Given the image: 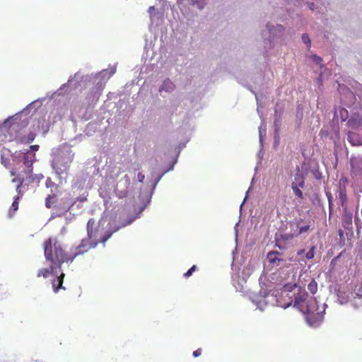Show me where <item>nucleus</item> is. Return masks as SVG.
<instances>
[{
	"instance_id": "f257e3e1",
	"label": "nucleus",
	"mask_w": 362,
	"mask_h": 362,
	"mask_svg": "<svg viewBox=\"0 0 362 362\" xmlns=\"http://www.w3.org/2000/svg\"><path fill=\"white\" fill-rule=\"evenodd\" d=\"M293 307L298 309L304 314H307V320L308 323L313 327H317L322 321V315L317 313V318L316 319L315 311L317 310L316 301L313 298H309L308 294L305 291H300L295 295L294 300H289L285 304H280L279 305L284 308L289 307L291 304Z\"/></svg>"
},
{
	"instance_id": "f03ea898",
	"label": "nucleus",
	"mask_w": 362,
	"mask_h": 362,
	"mask_svg": "<svg viewBox=\"0 0 362 362\" xmlns=\"http://www.w3.org/2000/svg\"><path fill=\"white\" fill-rule=\"evenodd\" d=\"M44 253L47 262L56 265L59 269L64 262L71 263L69 254L64 251L56 238H49L45 241Z\"/></svg>"
},
{
	"instance_id": "7ed1b4c3",
	"label": "nucleus",
	"mask_w": 362,
	"mask_h": 362,
	"mask_svg": "<svg viewBox=\"0 0 362 362\" xmlns=\"http://www.w3.org/2000/svg\"><path fill=\"white\" fill-rule=\"evenodd\" d=\"M100 241L101 240L91 241L87 238L82 239L78 246L71 250V253L69 254V260H71V263L76 257L85 254L90 249L95 248L100 243Z\"/></svg>"
},
{
	"instance_id": "20e7f679",
	"label": "nucleus",
	"mask_w": 362,
	"mask_h": 362,
	"mask_svg": "<svg viewBox=\"0 0 362 362\" xmlns=\"http://www.w3.org/2000/svg\"><path fill=\"white\" fill-rule=\"evenodd\" d=\"M119 227L115 228L114 230H112L111 232H107V234H105L103 237H100L98 238L97 237V233L98 231V227L95 226V221L94 218H90L88 221L87 223V239H89L90 240H101L100 243H105L112 235L114 232H116L119 230Z\"/></svg>"
},
{
	"instance_id": "39448f33",
	"label": "nucleus",
	"mask_w": 362,
	"mask_h": 362,
	"mask_svg": "<svg viewBox=\"0 0 362 362\" xmlns=\"http://www.w3.org/2000/svg\"><path fill=\"white\" fill-rule=\"evenodd\" d=\"M71 160L69 158L61 156L56 158L52 162V168L59 175L66 173L69 168Z\"/></svg>"
},
{
	"instance_id": "423d86ee",
	"label": "nucleus",
	"mask_w": 362,
	"mask_h": 362,
	"mask_svg": "<svg viewBox=\"0 0 362 362\" xmlns=\"http://www.w3.org/2000/svg\"><path fill=\"white\" fill-rule=\"evenodd\" d=\"M76 202L69 197H64L60 202L54 205V208L59 212V215H64L68 212Z\"/></svg>"
},
{
	"instance_id": "0eeeda50",
	"label": "nucleus",
	"mask_w": 362,
	"mask_h": 362,
	"mask_svg": "<svg viewBox=\"0 0 362 362\" xmlns=\"http://www.w3.org/2000/svg\"><path fill=\"white\" fill-rule=\"evenodd\" d=\"M296 230L294 233H293L291 237H285L286 240H291L293 238L298 237L302 234L306 233L308 232L310 228V225L309 223L304 222L303 219L298 220L296 222Z\"/></svg>"
},
{
	"instance_id": "6e6552de",
	"label": "nucleus",
	"mask_w": 362,
	"mask_h": 362,
	"mask_svg": "<svg viewBox=\"0 0 362 362\" xmlns=\"http://www.w3.org/2000/svg\"><path fill=\"white\" fill-rule=\"evenodd\" d=\"M35 153L30 151H27L23 156V163L27 168L25 173L30 177L33 172V164L35 161Z\"/></svg>"
},
{
	"instance_id": "1a4fd4ad",
	"label": "nucleus",
	"mask_w": 362,
	"mask_h": 362,
	"mask_svg": "<svg viewBox=\"0 0 362 362\" xmlns=\"http://www.w3.org/2000/svg\"><path fill=\"white\" fill-rule=\"evenodd\" d=\"M65 274L62 272L59 276H57L56 279H53L52 281V285L53 290L55 293H58L59 289L65 290V287L63 286V281Z\"/></svg>"
},
{
	"instance_id": "9d476101",
	"label": "nucleus",
	"mask_w": 362,
	"mask_h": 362,
	"mask_svg": "<svg viewBox=\"0 0 362 362\" xmlns=\"http://www.w3.org/2000/svg\"><path fill=\"white\" fill-rule=\"evenodd\" d=\"M56 269H59L58 267H57L56 265L50 264L49 267H48V268H42V269H39L37 273V277L42 276L44 278H47L49 275L54 274V272Z\"/></svg>"
},
{
	"instance_id": "9b49d317",
	"label": "nucleus",
	"mask_w": 362,
	"mask_h": 362,
	"mask_svg": "<svg viewBox=\"0 0 362 362\" xmlns=\"http://www.w3.org/2000/svg\"><path fill=\"white\" fill-rule=\"evenodd\" d=\"M348 140L353 146H361L362 145V136L359 134L350 132L348 134Z\"/></svg>"
},
{
	"instance_id": "f8f14e48",
	"label": "nucleus",
	"mask_w": 362,
	"mask_h": 362,
	"mask_svg": "<svg viewBox=\"0 0 362 362\" xmlns=\"http://www.w3.org/2000/svg\"><path fill=\"white\" fill-rule=\"evenodd\" d=\"M281 254L277 251H271L267 254V259L269 262L279 266V262H283V259L280 258Z\"/></svg>"
},
{
	"instance_id": "ddd939ff",
	"label": "nucleus",
	"mask_w": 362,
	"mask_h": 362,
	"mask_svg": "<svg viewBox=\"0 0 362 362\" xmlns=\"http://www.w3.org/2000/svg\"><path fill=\"white\" fill-rule=\"evenodd\" d=\"M25 179L23 176H21L20 174L17 175L14 178L12 179V182H17L16 190L17 192V195H18V197L23 195V193L21 192V187L24 183Z\"/></svg>"
},
{
	"instance_id": "4468645a",
	"label": "nucleus",
	"mask_w": 362,
	"mask_h": 362,
	"mask_svg": "<svg viewBox=\"0 0 362 362\" xmlns=\"http://www.w3.org/2000/svg\"><path fill=\"white\" fill-rule=\"evenodd\" d=\"M175 85L168 78L165 79L162 86L159 88V91H165V92H171L174 90Z\"/></svg>"
},
{
	"instance_id": "2eb2a0df",
	"label": "nucleus",
	"mask_w": 362,
	"mask_h": 362,
	"mask_svg": "<svg viewBox=\"0 0 362 362\" xmlns=\"http://www.w3.org/2000/svg\"><path fill=\"white\" fill-rule=\"evenodd\" d=\"M10 151L7 149L2 151L1 154V163L5 166L8 167L10 164Z\"/></svg>"
},
{
	"instance_id": "dca6fc26",
	"label": "nucleus",
	"mask_w": 362,
	"mask_h": 362,
	"mask_svg": "<svg viewBox=\"0 0 362 362\" xmlns=\"http://www.w3.org/2000/svg\"><path fill=\"white\" fill-rule=\"evenodd\" d=\"M57 204V196L56 194H49L45 199V206L47 208L54 207Z\"/></svg>"
},
{
	"instance_id": "f3484780",
	"label": "nucleus",
	"mask_w": 362,
	"mask_h": 362,
	"mask_svg": "<svg viewBox=\"0 0 362 362\" xmlns=\"http://www.w3.org/2000/svg\"><path fill=\"white\" fill-rule=\"evenodd\" d=\"M292 185H296L298 188H303L305 185L304 178L303 176L298 175L295 177V181Z\"/></svg>"
},
{
	"instance_id": "a211bd4d",
	"label": "nucleus",
	"mask_w": 362,
	"mask_h": 362,
	"mask_svg": "<svg viewBox=\"0 0 362 362\" xmlns=\"http://www.w3.org/2000/svg\"><path fill=\"white\" fill-rule=\"evenodd\" d=\"M36 134L34 132H30L27 136H23L20 139L22 143H30L35 139Z\"/></svg>"
},
{
	"instance_id": "6ab92c4d",
	"label": "nucleus",
	"mask_w": 362,
	"mask_h": 362,
	"mask_svg": "<svg viewBox=\"0 0 362 362\" xmlns=\"http://www.w3.org/2000/svg\"><path fill=\"white\" fill-rule=\"evenodd\" d=\"M308 289L311 293L315 294L317 291V282L315 280L311 281L308 286Z\"/></svg>"
},
{
	"instance_id": "aec40b11",
	"label": "nucleus",
	"mask_w": 362,
	"mask_h": 362,
	"mask_svg": "<svg viewBox=\"0 0 362 362\" xmlns=\"http://www.w3.org/2000/svg\"><path fill=\"white\" fill-rule=\"evenodd\" d=\"M291 188L293 191L294 194L298 197L299 199H303V192L300 189V188L297 187L296 185H291Z\"/></svg>"
},
{
	"instance_id": "412c9836",
	"label": "nucleus",
	"mask_w": 362,
	"mask_h": 362,
	"mask_svg": "<svg viewBox=\"0 0 362 362\" xmlns=\"http://www.w3.org/2000/svg\"><path fill=\"white\" fill-rule=\"evenodd\" d=\"M197 270V267L196 265H193L187 272L184 274V277L187 279L191 276L194 272Z\"/></svg>"
},
{
	"instance_id": "4be33fe9",
	"label": "nucleus",
	"mask_w": 362,
	"mask_h": 362,
	"mask_svg": "<svg viewBox=\"0 0 362 362\" xmlns=\"http://www.w3.org/2000/svg\"><path fill=\"white\" fill-rule=\"evenodd\" d=\"M18 195H16L15 197H14V200L12 203V205H11V209L13 210V211H16L18 209Z\"/></svg>"
},
{
	"instance_id": "5701e85b",
	"label": "nucleus",
	"mask_w": 362,
	"mask_h": 362,
	"mask_svg": "<svg viewBox=\"0 0 362 362\" xmlns=\"http://www.w3.org/2000/svg\"><path fill=\"white\" fill-rule=\"evenodd\" d=\"M192 5H197L199 8L202 9L205 5V0H196L192 1Z\"/></svg>"
},
{
	"instance_id": "b1692460",
	"label": "nucleus",
	"mask_w": 362,
	"mask_h": 362,
	"mask_svg": "<svg viewBox=\"0 0 362 362\" xmlns=\"http://www.w3.org/2000/svg\"><path fill=\"white\" fill-rule=\"evenodd\" d=\"M315 247L313 246L310 250L305 254V257L308 259H313L315 256Z\"/></svg>"
},
{
	"instance_id": "393cba45",
	"label": "nucleus",
	"mask_w": 362,
	"mask_h": 362,
	"mask_svg": "<svg viewBox=\"0 0 362 362\" xmlns=\"http://www.w3.org/2000/svg\"><path fill=\"white\" fill-rule=\"evenodd\" d=\"M348 124H349V127L354 128L358 125L359 121H358L356 119L351 118V119H349Z\"/></svg>"
},
{
	"instance_id": "a878e982",
	"label": "nucleus",
	"mask_w": 362,
	"mask_h": 362,
	"mask_svg": "<svg viewBox=\"0 0 362 362\" xmlns=\"http://www.w3.org/2000/svg\"><path fill=\"white\" fill-rule=\"evenodd\" d=\"M302 40L304 43L305 44H308L310 45V37L308 34L305 33V34H303L302 35Z\"/></svg>"
},
{
	"instance_id": "bb28decb",
	"label": "nucleus",
	"mask_w": 362,
	"mask_h": 362,
	"mask_svg": "<svg viewBox=\"0 0 362 362\" xmlns=\"http://www.w3.org/2000/svg\"><path fill=\"white\" fill-rule=\"evenodd\" d=\"M290 227H291V233L287 234L286 235V237H291V235L294 233L296 230V223H292L290 224Z\"/></svg>"
},
{
	"instance_id": "cd10ccee",
	"label": "nucleus",
	"mask_w": 362,
	"mask_h": 362,
	"mask_svg": "<svg viewBox=\"0 0 362 362\" xmlns=\"http://www.w3.org/2000/svg\"><path fill=\"white\" fill-rule=\"evenodd\" d=\"M45 185L47 187H52L57 186L56 184L51 180V178L47 179Z\"/></svg>"
},
{
	"instance_id": "c85d7f7f",
	"label": "nucleus",
	"mask_w": 362,
	"mask_h": 362,
	"mask_svg": "<svg viewBox=\"0 0 362 362\" xmlns=\"http://www.w3.org/2000/svg\"><path fill=\"white\" fill-rule=\"evenodd\" d=\"M312 59H313V62H315L317 64H320L321 62L322 61V59L321 57H320L315 54H313L312 56Z\"/></svg>"
},
{
	"instance_id": "c756f323",
	"label": "nucleus",
	"mask_w": 362,
	"mask_h": 362,
	"mask_svg": "<svg viewBox=\"0 0 362 362\" xmlns=\"http://www.w3.org/2000/svg\"><path fill=\"white\" fill-rule=\"evenodd\" d=\"M339 197H340V199H341V202H344L346 201V199L345 191H343V190L341 189L340 192H339Z\"/></svg>"
},
{
	"instance_id": "7c9ffc66",
	"label": "nucleus",
	"mask_w": 362,
	"mask_h": 362,
	"mask_svg": "<svg viewBox=\"0 0 362 362\" xmlns=\"http://www.w3.org/2000/svg\"><path fill=\"white\" fill-rule=\"evenodd\" d=\"M202 349H198L196 351H194L192 354L194 357H198L202 354Z\"/></svg>"
},
{
	"instance_id": "2f4dec72",
	"label": "nucleus",
	"mask_w": 362,
	"mask_h": 362,
	"mask_svg": "<svg viewBox=\"0 0 362 362\" xmlns=\"http://www.w3.org/2000/svg\"><path fill=\"white\" fill-rule=\"evenodd\" d=\"M137 177H138V180L140 182H143L145 179V175L142 173H139Z\"/></svg>"
},
{
	"instance_id": "473e14b6",
	"label": "nucleus",
	"mask_w": 362,
	"mask_h": 362,
	"mask_svg": "<svg viewBox=\"0 0 362 362\" xmlns=\"http://www.w3.org/2000/svg\"><path fill=\"white\" fill-rule=\"evenodd\" d=\"M30 152H35V151H38L39 149V146L38 145H32L30 146Z\"/></svg>"
},
{
	"instance_id": "72a5a7b5",
	"label": "nucleus",
	"mask_w": 362,
	"mask_h": 362,
	"mask_svg": "<svg viewBox=\"0 0 362 362\" xmlns=\"http://www.w3.org/2000/svg\"><path fill=\"white\" fill-rule=\"evenodd\" d=\"M124 178L125 179L126 185L128 187L130 185V178L127 175H125Z\"/></svg>"
},
{
	"instance_id": "f704fd0d",
	"label": "nucleus",
	"mask_w": 362,
	"mask_h": 362,
	"mask_svg": "<svg viewBox=\"0 0 362 362\" xmlns=\"http://www.w3.org/2000/svg\"><path fill=\"white\" fill-rule=\"evenodd\" d=\"M154 11H155V7H154V6H150V7L148 8V13H149L150 14H152V13H153V12Z\"/></svg>"
},
{
	"instance_id": "c9c22d12",
	"label": "nucleus",
	"mask_w": 362,
	"mask_h": 362,
	"mask_svg": "<svg viewBox=\"0 0 362 362\" xmlns=\"http://www.w3.org/2000/svg\"><path fill=\"white\" fill-rule=\"evenodd\" d=\"M358 296H362V286L360 287V288L358 291V293H356Z\"/></svg>"
},
{
	"instance_id": "e433bc0d",
	"label": "nucleus",
	"mask_w": 362,
	"mask_h": 362,
	"mask_svg": "<svg viewBox=\"0 0 362 362\" xmlns=\"http://www.w3.org/2000/svg\"><path fill=\"white\" fill-rule=\"evenodd\" d=\"M304 252H305L304 250H300L299 251H298V255H301L304 253Z\"/></svg>"
},
{
	"instance_id": "4c0bfd02",
	"label": "nucleus",
	"mask_w": 362,
	"mask_h": 362,
	"mask_svg": "<svg viewBox=\"0 0 362 362\" xmlns=\"http://www.w3.org/2000/svg\"><path fill=\"white\" fill-rule=\"evenodd\" d=\"M310 9L313 10L314 9V4H310Z\"/></svg>"
},
{
	"instance_id": "58836bf2",
	"label": "nucleus",
	"mask_w": 362,
	"mask_h": 362,
	"mask_svg": "<svg viewBox=\"0 0 362 362\" xmlns=\"http://www.w3.org/2000/svg\"><path fill=\"white\" fill-rule=\"evenodd\" d=\"M11 175H16V172L13 171V170H11Z\"/></svg>"
},
{
	"instance_id": "ea45409f",
	"label": "nucleus",
	"mask_w": 362,
	"mask_h": 362,
	"mask_svg": "<svg viewBox=\"0 0 362 362\" xmlns=\"http://www.w3.org/2000/svg\"><path fill=\"white\" fill-rule=\"evenodd\" d=\"M342 111H344L346 114H347V111L346 110L343 109Z\"/></svg>"
}]
</instances>
